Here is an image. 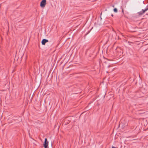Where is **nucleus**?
<instances>
[{
	"instance_id": "nucleus-1",
	"label": "nucleus",
	"mask_w": 148,
	"mask_h": 148,
	"mask_svg": "<svg viewBox=\"0 0 148 148\" xmlns=\"http://www.w3.org/2000/svg\"><path fill=\"white\" fill-rule=\"evenodd\" d=\"M46 4V0H42L40 3V6L41 8H44Z\"/></svg>"
},
{
	"instance_id": "nucleus-2",
	"label": "nucleus",
	"mask_w": 148,
	"mask_h": 148,
	"mask_svg": "<svg viewBox=\"0 0 148 148\" xmlns=\"http://www.w3.org/2000/svg\"><path fill=\"white\" fill-rule=\"evenodd\" d=\"M48 142L47 141V138H45V140L44 143V146L45 148H48Z\"/></svg>"
},
{
	"instance_id": "nucleus-3",
	"label": "nucleus",
	"mask_w": 148,
	"mask_h": 148,
	"mask_svg": "<svg viewBox=\"0 0 148 148\" xmlns=\"http://www.w3.org/2000/svg\"><path fill=\"white\" fill-rule=\"evenodd\" d=\"M48 41H49L48 40L44 39L42 40L41 43L42 45H45V43L48 42Z\"/></svg>"
},
{
	"instance_id": "nucleus-4",
	"label": "nucleus",
	"mask_w": 148,
	"mask_h": 148,
	"mask_svg": "<svg viewBox=\"0 0 148 148\" xmlns=\"http://www.w3.org/2000/svg\"><path fill=\"white\" fill-rule=\"evenodd\" d=\"M145 11L144 10V9H142V10L138 12V14L140 15H143L145 12Z\"/></svg>"
},
{
	"instance_id": "nucleus-5",
	"label": "nucleus",
	"mask_w": 148,
	"mask_h": 148,
	"mask_svg": "<svg viewBox=\"0 0 148 148\" xmlns=\"http://www.w3.org/2000/svg\"><path fill=\"white\" fill-rule=\"evenodd\" d=\"M148 10V4L147 5V6L145 8V9L144 10L145 11V12L147 11Z\"/></svg>"
},
{
	"instance_id": "nucleus-6",
	"label": "nucleus",
	"mask_w": 148,
	"mask_h": 148,
	"mask_svg": "<svg viewBox=\"0 0 148 148\" xmlns=\"http://www.w3.org/2000/svg\"><path fill=\"white\" fill-rule=\"evenodd\" d=\"M113 10H114V12H116V13L117 12H118L117 9L116 8H114V9Z\"/></svg>"
},
{
	"instance_id": "nucleus-7",
	"label": "nucleus",
	"mask_w": 148,
	"mask_h": 148,
	"mask_svg": "<svg viewBox=\"0 0 148 148\" xmlns=\"http://www.w3.org/2000/svg\"><path fill=\"white\" fill-rule=\"evenodd\" d=\"M112 148H116V147H114V146H112Z\"/></svg>"
},
{
	"instance_id": "nucleus-8",
	"label": "nucleus",
	"mask_w": 148,
	"mask_h": 148,
	"mask_svg": "<svg viewBox=\"0 0 148 148\" xmlns=\"http://www.w3.org/2000/svg\"><path fill=\"white\" fill-rule=\"evenodd\" d=\"M111 16H112L113 17V16H114L113 14H111Z\"/></svg>"
},
{
	"instance_id": "nucleus-9",
	"label": "nucleus",
	"mask_w": 148,
	"mask_h": 148,
	"mask_svg": "<svg viewBox=\"0 0 148 148\" xmlns=\"http://www.w3.org/2000/svg\"><path fill=\"white\" fill-rule=\"evenodd\" d=\"M122 12H123V9H122Z\"/></svg>"
},
{
	"instance_id": "nucleus-10",
	"label": "nucleus",
	"mask_w": 148,
	"mask_h": 148,
	"mask_svg": "<svg viewBox=\"0 0 148 148\" xmlns=\"http://www.w3.org/2000/svg\"><path fill=\"white\" fill-rule=\"evenodd\" d=\"M110 66H108V68L109 67H110Z\"/></svg>"
},
{
	"instance_id": "nucleus-11",
	"label": "nucleus",
	"mask_w": 148,
	"mask_h": 148,
	"mask_svg": "<svg viewBox=\"0 0 148 148\" xmlns=\"http://www.w3.org/2000/svg\"><path fill=\"white\" fill-rule=\"evenodd\" d=\"M113 7H114V5H113Z\"/></svg>"
}]
</instances>
